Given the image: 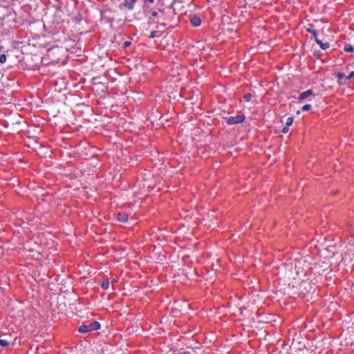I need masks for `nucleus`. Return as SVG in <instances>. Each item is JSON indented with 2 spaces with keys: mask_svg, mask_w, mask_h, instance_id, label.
I'll return each instance as SVG.
<instances>
[{
  "mask_svg": "<svg viewBox=\"0 0 354 354\" xmlns=\"http://www.w3.org/2000/svg\"><path fill=\"white\" fill-rule=\"evenodd\" d=\"M100 328V324L98 322H93L88 325H81L78 331L81 333H86L88 332L97 330Z\"/></svg>",
  "mask_w": 354,
  "mask_h": 354,
  "instance_id": "nucleus-1",
  "label": "nucleus"
},
{
  "mask_svg": "<svg viewBox=\"0 0 354 354\" xmlns=\"http://www.w3.org/2000/svg\"><path fill=\"white\" fill-rule=\"evenodd\" d=\"M245 116L243 114H239L236 116L225 118V120L228 125L241 124L245 120Z\"/></svg>",
  "mask_w": 354,
  "mask_h": 354,
  "instance_id": "nucleus-2",
  "label": "nucleus"
},
{
  "mask_svg": "<svg viewBox=\"0 0 354 354\" xmlns=\"http://www.w3.org/2000/svg\"><path fill=\"white\" fill-rule=\"evenodd\" d=\"M136 1V0H123L120 4V8L121 9L131 10L134 8Z\"/></svg>",
  "mask_w": 354,
  "mask_h": 354,
  "instance_id": "nucleus-3",
  "label": "nucleus"
},
{
  "mask_svg": "<svg viewBox=\"0 0 354 354\" xmlns=\"http://www.w3.org/2000/svg\"><path fill=\"white\" fill-rule=\"evenodd\" d=\"M116 216L118 221L122 223L127 222L129 219V214L124 211L118 212Z\"/></svg>",
  "mask_w": 354,
  "mask_h": 354,
  "instance_id": "nucleus-4",
  "label": "nucleus"
},
{
  "mask_svg": "<svg viewBox=\"0 0 354 354\" xmlns=\"http://www.w3.org/2000/svg\"><path fill=\"white\" fill-rule=\"evenodd\" d=\"M312 95H313V90L309 89L301 93L299 95L298 100L299 101H304Z\"/></svg>",
  "mask_w": 354,
  "mask_h": 354,
  "instance_id": "nucleus-5",
  "label": "nucleus"
},
{
  "mask_svg": "<svg viewBox=\"0 0 354 354\" xmlns=\"http://www.w3.org/2000/svg\"><path fill=\"white\" fill-rule=\"evenodd\" d=\"M191 24L194 27H198L201 24V19L199 17L194 16L190 19Z\"/></svg>",
  "mask_w": 354,
  "mask_h": 354,
  "instance_id": "nucleus-6",
  "label": "nucleus"
},
{
  "mask_svg": "<svg viewBox=\"0 0 354 354\" xmlns=\"http://www.w3.org/2000/svg\"><path fill=\"white\" fill-rule=\"evenodd\" d=\"M320 46V48L323 50H326L330 47V44L328 42H322L319 38H316L315 41Z\"/></svg>",
  "mask_w": 354,
  "mask_h": 354,
  "instance_id": "nucleus-7",
  "label": "nucleus"
},
{
  "mask_svg": "<svg viewBox=\"0 0 354 354\" xmlns=\"http://www.w3.org/2000/svg\"><path fill=\"white\" fill-rule=\"evenodd\" d=\"M337 76L340 84H346L347 81H345V77L346 76L344 73H339Z\"/></svg>",
  "mask_w": 354,
  "mask_h": 354,
  "instance_id": "nucleus-8",
  "label": "nucleus"
},
{
  "mask_svg": "<svg viewBox=\"0 0 354 354\" xmlns=\"http://www.w3.org/2000/svg\"><path fill=\"white\" fill-rule=\"evenodd\" d=\"M109 281L108 279H105L101 283L100 286L102 289L107 290L109 287Z\"/></svg>",
  "mask_w": 354,
  "mask_h": 354,
  "instance_id": "nucleus-9",
  "label": "nucleus"
},
{
  "mask_svg": "<svg viewBox=\"0 0 354 354\" xmlns=\"http://www.w3.org/2000/svg\"><path fill=\"white\" fill-rule=\"evenodd\" d=\"M307 31L308 32H310L313 36V37L315 38V40L316 41V38H318L317 30L315 29H312V28H308Z\"/></svg>",
  "mask_w": 354,
  "mask_h": 354,
  "instance_id": "nucleus-10",
  "label": "nucleus"
},
{
  "mask_svg": "<svg viewBox=\"0 0 354 354\" xmlns=\"http://www.w3.org/2000/svg\"><path fill=\"white\" fill-rule=\"evenodd\" d=\"M344 51L346 52H353L354 51V48L351 44H346L344 48Z\"/></svg>",
  "mask_w": 354,
  "mask_h": 354,
  "instance_id": "nucleus-11",
  "label": "nucleus"
},
{
  "mask_svg": "<svg viewBox=\"0 0 354 354\" xmlns=\"http://www.w3.org/2000/svg\"><path fill=\"white\" fill-rule=\"evenodd\" d=\"M252 97V95L250 93H247L243 95V99L245 102H250Z\"/></svg>",
  "mask_w": 354,
  "mask_h": 354,
  "instance_id": "nucleus-12",
  "label": "nucleus"
},
{
  "mask_svg": "<svg viewBox=\"0 0 354 354\" xmlns=\"http://www.w3.org/2000/svg\"><path fill=\"white\" fill-rule=\"evenodd\" d=\"M293 123V118L292 117H288L287 118V120H286V126L289 127L290 126H291Z\"/></svg>",
  "mask_w": 354,
  "mask_h": 354,
  "instance_id": "nucleus-13",
  "label": "nucleus"
},
{
  "mask_svg": "<svg viewBox=\"0 0 354 354\" xmlns=\"http://www.w3.org/2000/svg\"><path fill=\"white\" fill-rule=\"evenodd\" d=\"M10 344L9 341L6 340V339H0V346H3V347H6L7 346H8Z\"/></svg>",
  "mask_w": 354,
  "mask_h": 354,
  "instance_id": "nucleus-14",
  "label": "nucleus"
},
{
  "mask_svg": "<svg viewBox=\"0 0 354 354\" xmlns=\"http://www.w3.org/2000/svg\"><path fill=\"white\" fill-rule=\"evenodd\" d=\"M311 105L310 104H305L304 106H303L302 107V110L304 111H309L310 109H311Z\"/></svg>",
  "mask_w": 354,
  "mask_h": 354,
  "instance_id": "nucleus-15",
  "label": "nucleus"
},
{
  "mask_svg": "<svg viewBox=\"0 0 354 354\" xmlns=\"http://www.w3.org/2000/svg\"><path fill=\"white\" fill-rule=\"evenodd\" d=\"M354 77V71H351L347 77H345V81H348Z\"/></svg>",
  "mask_w": 354,
  "mask_h": 354,
  "instance_id": "nucleus-16",
  "label": "nucleus"
},
{
  "mask_svg": "<svg viewBox=\"0 0 354 354\" xmlns=\"http://www.w3.org/2000/svg\"><path fill=\"white\" fill-rule=\"evenodd\" d=\"M6 62V56L4 54L0 55V63H5Z\"/></svg>",
  "mask_w": 354,
  "mask_h": 354,
  "instance_id": "nucleus-17",
  "label": "nucleus"
},
{
  "mask_svg": "<svg viewBox=\"0 0 354 354\" xmlns=\"http://www.w3.org/2000/svg\"><path fill=\"white\" fill-rule=\"evenodd\" d=\"M156 37V32L155 30H153L150 32V35H149V37L150 38H155Z\"/></svg>",
  "mask_w": 354,
  "mask_h": 354,
  "instance_id": "nucleus-18",
  "label": "nucleus"
},
{
  "mask_svg": "<svg viewBox=\"0 0 354 354\" xmlns=\"http://www.w3.org/2000/svg\"><path fill=\"white\" fill-rule=\"evenodd\" d=\"M288 131H289V127H288L285 126V127L283 128V129H282V131H282V133H287L288 132Z\"/></svg>",
  "mask_w": 354,
  "mask_h": 354,
  "instance_id": "nucleus-19",
  "label": "nucleus"
},
{
  "mask_svg": "<svg viewBox=\"0 0 354 354\" xmlns=\"http://www.w3.org/2000/svg\"><path fill=\"white\" fill-rule=\"evenodd\" d=\"M131 41H125L124 43V48H127L129 47L130 45H131Z\"/></svg>",
  "mask_w": 354,
  "mask_h": 354,
  "instance_id": "nucleus-20",
  "label": "nucleus"
},
{
  "mask_svg": "<svg viewBox=\"0 0 354 354\" xmlns=\"http://www.w3.org/2000/svg\"><path fill=\"white\" fill-rule=\"evenodd\" d=\"M151 16L153 17H156L158 16V12L156 11H153L151 12Z\"/></svg>",
  "mask_w": 354,
  "mask_h": 354,
  "instance_id": "nucleus-21",
  "label": "nucleus"
},
{
  "mask_svg": "<svg viewBox=\"0 0 354 354\" xmlns=\"http://www.w3.org/2000/svg\"><path fill=\"white\" fill-rule=\"evenodd\" d=\"M178 354H191L189 351H183V352H180Z\"/></svg>",
  "mask_w": 354,
  "mask_h": 354,
  "instance_id": "nucleus-22",
  "label": "nucleus"
},
{
  "mask_svg": "<svg viewBox=\"0 0 354 354\" xmlns=\"http://www.w3.org/2000/svg\"><path fill=\"white\" fill-rule=\"evenodd\" d=\"M160 26H165V24H160Z\"/></svg>",
  "mask_w": 354,
  "mask_h": 354,
  "instance_id": "nucleus-23",
  "label": "nucleus"
}]
</instances>
